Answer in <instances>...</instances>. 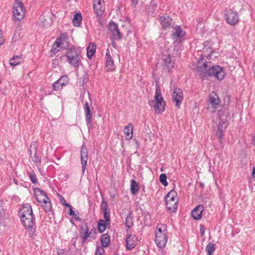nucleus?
Masks as SVG:
<instances>
[{
	"label": "nucleus",
	"instance_id": "obj_1",
	"mask_svg": "<svg viewBox=\"0 0 255 255\" xmlns=\"http://www.w3.org/2000/svg\"><path fill=\"white\" fill-rule=\"evenodd\" d=\"M196 71L202 78L214 77L219 81L223 80L226 75L223 67L218 65H208L206 62L204 63L202 66H198Z\"/></svg>",
	"mask_w": 255,
	"mask_h": 255
},
{
	"label": "nucleus",
	"instance_id": "obj_2",
	"mask_svg": "<svg viewBox=\"0 0 255 255\" xmlns=\"http://www.w3.org/2000/svg\"><path fill=\"white\" fill-rule=\"evenodd\" d=\"M148 105L153 107L155 113L161 114L165 111V103L161 95L160 86L156 85L154 100L148 101Z\"/></svg>",
	"mask_w": 255,
	"mask_h": 255
},
{
	"label": "nucleus",
	"instance_id": "obj_3",
	"mask_svg": "<svg viewBox=\"0 0 255 255\" xmlns=\"http://www.w3.org/2000/svg\"><path fill=\"white\" fill-rule=\"evenodd\" d=\"M167 226L165 224H161L157 226L154 242L158 248L163 249L165 247L167 242Z\"/></svg>",
	"mask_w": 255,
	"mask_h": 255
},
{
	"label": "nucleus",
	"instance_id": "obj_4",
	"mask_svg": "<svg viewBox=\"0 0 255 255\" xmlns=\"http://www.w3.org/2000/svg\"><path fill=\"white\" fill-rule=\"evenodd\" d=\"M64 56L66 57L67 61L71 66L75 68L79 66L81 62L80 55L79 50L74 45H71L70 48L66 51Z\"/></svg>",
	"mask_w": 255,
	"mask_h": 255
},
{
	"label": "nucleus",
	"instance_id": "obj_5",
	"mask_svg": "<svg viewBox=\"0 0 255 255\" xmlns=\"http://www.w3.org/2000/svg\"><path fill=\"white\" fill-rule=\"evenodd\" d=\"M12 12L14 22H18L23 18L25 10L21 0H15Z\"/></svg>",
	"mask_w": 255,
	"mask_h": 255
},
{
	"label": "nucleus",
	"instance_id": "obj_6",
	"mask_svg": "<svg viewBox=\"0 0 255 255\" xmlns=\"http://www.w3.org/2000/svg\"><path fill=\"white\" fill-rule=\"evenodd\" d=\"M21 222L25 229L29 232L30 237L34 236L36 232L35 218L34 215L21 219Z\"/></svg>",
	"mask_w": 255,
	"mask_h": 255
},
{
	"label": "nucleus",
	"instance_id": "obj_7",
	"mask_svg": "<svg viewBox=\"0 0 255 255\" xmlns=\"http://www.w3.org/2000/svg\"><path fill=\"white\" fill-rule=\"evenodd\" d=\"M224 16L226 22L231 25L235 26L239 22L238 13L231 8L225 10Z\"/></svg>",
	"mask_w": 255,
	"mask_h": 255
},
{
	"label": "nucleus",
	"instance_id": "obj_8",
	"mask_svg": "<svg viewBox=\"0 0 255 255\" xmlns=\"http://www.w3.org/2000/svg\"><path fill=\"white\" fill-rule=\"evenodd\" d=\"M103 212L105 219H100L98 222V229L100 233H103L106 230L107 227L110 225L111 221L110 211H106Z\"/></svg>",
	"mask_w": 255,
	"mask_h": 255
},
{
	"label": "nucleus",
	"instance_id": "obj_9",
	"mask_svg": "<svg viewBox=\"0 0 255 255\" xmlns=\"http://www.w3.org/2000/svg\"><path fill=\"white\" fill-rule=\"evenodd\" d=\"M93 230H94V233L96 234V229L95 228H93L91 231L89 232L88 227L86 223H84L80 226V237L82 238V245H83L86 242L88 238L90 237Z\"/></svg>",
	"mask_w": 255,
	"mask_h": 255
},
{
	"label": "nucleus",
	"instance_id": "obj_10",
	"mask_svg": "<svg viewBox=\"0 0 255 255\" xmlns=\"http://www.w3.org/2000/svg\"><path fill=\"white\" fill-rule=\"evenodd\" d=\"M109 29L112 33L111 37L112 40H117L122 38V33L119 30L118 25L115 22L113 21L110 22Z\"/></svg>",
	"mask_w": 255,
	"mask_h": 255
},
{
	"label": "nucleus",
	"instance_id": "obj_11",
	"mask_svg": "<svg viewBox=\"0 0 255 255\" xmlns=\"http://www.w3.org/2000/svg\"><path fill=\"white\" fill-rule=\"evenodd\" d=\"M173 101L175 102V106L179 108L183 100V91L179 88H175L172 94Z\"/></svg>",
	"mask_w": 255,
	"mask_h": 255
},
{
	"label": "nucleus",
	"instance_id": "obj_12",
	"mask_svg": "<svg viewBox=\"0 0 255 255\" xmlns=\"http://www.w3.org/2000/svg\"><path fill=\"white\" fill-rule=\"evenodd\" d=\"M34 193L36 201L40 204L48 199V196L45 192L39 188H35Z\"/></svg>",
	"mask_w": 255,
	"mask_h": 255
},
{
	"label": "nucleus",
	"instance_id": "obj_13",
	"mask_svg": "<svg viewBox=\"0 0 255 255\" xmlns=\"http://www.w3.org/2000/svg\"><path fill=\"white\" fill-rule=\"evenodd\" d=\"M88 149L84 144L82 145L80 151V158L82 163V171L84 172L88 160Z\"/></svg>",
	"mask_w": 255,
	"mask_h": 255
},
{
	"label": "nucleus",
	"instance_id": "obj_14",
	"mask_svg": "<svg viewBox=\"0 0 255 255\" xmlns=\"http://www.w3.org/2000/svg\"><path fill=\"white\" fill-rule=\"evenodd\" d=\"M158 20L163 29L170 28L171 27L173 23L172 18L167 14L160 16L158 18Z\"/></svg>",
	"mask_w": 255,
	"mask_h": 255
},
{
	"label": "nucleus",
	"instance_id": "obj_15",
	"mask_svg": "<svg viewBox=\"0 0 255 255\" xmlns=\"http://www.w3.org/2000/svg\"><path fill=\"white\" fill-rule=\"evenodd\" d=\"M68 38L66 36L60 37L56 40L55 45L56 47H60L63 49L68 50L70 48L71 45H69V42L68 41Z\"/></svg>",
	"mask_w": 255,
	"mask_h": 255
},
{
	"label": "nucleus",
	"instance_id": "obj_16",
	"mask_svg": "<svg viewBox=\"0 0 255 255\" xmlns=\"http://www.w3.org/2000/svg\"><path fill=\"white\" fill-rule=\"evenodd\" d=\"M19 214L20 219L34 215L31 205L29 204L24 205L20 210Z\"/></svg>",
	"mask_w": 255,
	"mask_h": 255
},
{
	"label": "nucleus",
	"instance_id": "obj_17",
	"mask_svg": "<svg viewBox=\"0 0 255 255\" xmlns=\"http://www.w3.org/2000/svg\"><path fill=\"white\" fill-rule=\"evenodd\" d=\"M106 68L107 71H112L115 69L114 62L113 58L110 54V51L108 49H107L106 56Z\"/></svg>",
	"mask_w": 255,
	"mask_h": 255
},
{
	"label": "nucleus",
	"instance_id": "obj_18",
	"mask_svg": "<svg viewBox=\"0 0 255 255\" xmlns=\"http://www.w3.org/2000/svg\"><path fill=\"white\" fill-rule=\"evenodd\" d=\"M137 239L134 235H129L127 237L126 248L128 250H131L136 245Z\"/></svg>",
	"mask_w": 255,
	"mask_h": 255
},
{
	"label": "nucleus",
	"instance_id": "obj_19",
	"mask_svg": "<svg viewBox=\"0 0 255 255\" xmlns=\"http://www.w3.org/2000/svg\"><path fill=\"white\" fill-rule=\"evenodd\" d=\"M166 205L168 211L175 212L177 208L178 199L165 198Z\"/></svg>",
	"mask_w": 255,
	"mask_h": 255
},
{
	"label": "nucleus",
	"instance_id": "obj_20",
	"mask_svg": "<svg viewBox=\"0 0 255 255\" xmlns=\"http://www.w3.org/2000/svg\"><path fill=\"white\" fill-rule=\"evenodd\" d=\"M208 44L209 42L207 41L203 43L204 47L202 50V53L200 55L201 59H203L205 57L210 59L211 54L214 51V50L211 47L208 46Z\"/></svg>",
	"mask_w": 255,
	"mask_h": 255
},
{
	"label": "nucleus",
	"instance_id": "obj_21",
	"mask_svg": "<svg viewBox=\"0 0 255 255\" xmlns=\"http://www.w3.org/2000/svg\"><path fill=\"white\" fill-rule=\"evenodd\" d=\"M203 211V206L202 205H197L191 212L192 217L198 220L201 218V214Z\"/></svg>",
	"mask_w": 255,
	"mask_h": 255
},
{
	"label": "nucleus",
	"instance_id": "obj_22",
	"mask_svg": "<svg viewBox=\"0 0 255 255\" xmlns=\"http://www.w3.org/2000/svg\"><path fill=\"white\" fill-rule=\"evenodd\" d=\"M84 109L85 111L86 121L88 126L90 125L92 119V114L90 111V108L87 102L85 103L84 106Z\"/></svg>",
	"mask_w": 255,
	"mask_h": 255
},
{
	"label": "nucleus",
	"instance_id": "obj_23",
	"mask_svg": "<svg viewBox=\"0 0 255 255\" xmlns=\"http://www.w3.org/2000/svg\"><path fill=\"white\" fill-rule=\"evenodd\" d=\"M185 34V32L182 30L179 26H176L175 27V32L172 34V37L175 39L176 38H181Z\"/></svg>",
	"mask_w": 255,
	"mask_h": 255
},
{
	"label": "nucleus",
	"instance_id": "obj_24",
	"mask_svg": "<svg viewBox=\"0 0 255 255\" xmlns=\"http://www.w3.org/2000/svg\"><path fill=\"white\" fill-rule=\"evenodd\" d=\"M163 65L168 70H171L174 66V62L171 60L170 55H168L166 57L163 58Z\"/></svg>",
	"mask_w": 255,
	"mask_h": 255
},
{
	"label": "nucleus",
	"instance_id": "obj_25",
	"mask_svg": "<svg viewBox=\"0 0 255 255\" xmlns=\"http://www.w3.org/2000/svg\"><path fill=\"white\" fill-rule=\"evenodd\" d=\"M208 101L210 104L214 108H216L217 106H218L220 102V100L216 94H215L214 95H210L209 96Z\"/></svg>",
	"mask_w": 255,
	"mask_h": 255
},
{
	"label": "nucleus",
	"instance_id": "obj_26",
	"mask_svg": "<svg viewBox=\"0 0 255 255\" xmlns=\"http://www.w3.org/2000/svg\"><path fill=\"white\" fill-rule=\"evenodd\" d=\"M139 189V185L137 182L134 179L130 181V191L131 193L135 195L137 193Z\"/></svg>",
	"mask_w": 255,
	"mask_h": 255
},
{
	"label": "nucleus",
	"instance_id": "obj_27",
	"mask_svg": "<svg viewBox=\"0 0 255 255\" xmlns=\"http://www.w3.org/2000/svg\"><path fill=\"white\" fill-rule=\"evenodd\" d=\"M44 201L42 204L41 206L45 212H51L52 211V204L48 197V200Z\"/></svg>",
	"mask_w": 255,
	"mask_h": 255
},
{
	"label": "nucleus",
	"instance_id": "obj_28",
	"mask_svg": "<svg viewBox=\"0 0 255 255\" xmlns=\"http://www.w3.org/2000/svg\"><path fill=\"white\" fill-rule=\"evenodd\" d=\"M101 243L103 247H107L109 246L110 242V236L108 234H104L101 236Z\"/></svg>",
	"mask_w": 255,
	"mask_h": 255
},
{
	"label": "nucleus",
	"instance_id": "obj_29",
	"mask_svg": "<svg viewBox=\"0 0 255 255\" xmlns=\"http://www.w3.org/2000/svg\"><path fill=\"white\" fill-rule=\"evenodd\" d=\"M82 20V16L81 13L78 12L76 13L73 19V23L75 26L79 27L81 24V21Z\"/></svg>",
	"mask_w": 255,
	"mask_h": 255
},
{
	"label": "nucleus",
	"instance_id": "obj_30",
	"mask_svg": "<svg viewBox=\"0 0 255 255\" xmlns=\"http://www.w3.org/2000/svg\"><path fill=\"white\" fill-rule=\"evenodd\" d=\"M96 46L93 44H90L87 48V57L91 59L94 54L95 53L96 49Z\"/></svg>",
	"mask_w": 255,
	"mask_h": 255
},
{
	"label": "nucleus",
	"instance_id": "obj_31",
	"mask_svg": "<svg viewBox=\"0 0 255 255\" xmlns=\"http://www.w3.org/2000/svg\"><path fill=\"white\" fill-rule=\"evenodd\" d=\"M133 126L131 124H128L125 128L124 132L126 134L127 138L131 139L132 137Z\"/></svg>",
	"mask_w": 255,
	"mask_h": 255
},
{
	"label": "nucleus",
	"instance_id": "obj_32",
	"mask_svg": "<svg viewBox=\"0 0 255 255\" xmlns=\"http://www.w3.org/2000/svg\"><path fill=\"white\" fill-rule=\"evenodd\" d=\"M22 55H15L9 60V64L11 66H16L20 63V59H21Z\"/></svg>",
	"mask_w": 255,
	"mask_h": 255
},
{
	"label": "nucleus",
	"instance_id": "obj_33",
	"mask_svg": "<svg viewBox=\"0 0 255 255\" xmlns=\"http://www.w3.org/2000/svg\"><path fill=\"white\" fill-rule=\"evenodd\" d=\"M125 225L128 228H130L133 225V217L131 212H129L127 216L125 221Z\"/></svg>",
	"mask_w": 255,
	"mask_h": 255
},
{
	"label": "nucleus",
	"instance_id": "obj_34",
	"mask_svg": "<svg viewBox=\"0 0 255 255\" xmlns=\"http://www.w3.org/2000/svg\"><path fill=\"white\" fill-rule=\"evenodd\" d=\"M38 143L36 141H32L30 145L29 151L30 155L33 154H36L37 152Z\"/></svg>",
	"mask_w": 255,
	"mask_h": 255
},
{
	"label": "nucleus",
	"instance_id": "obj_35",
	"mask_svg": "<svg viewBox=\"0 0 255 255\" xmlns=\"http://www.w3.org/2000/svg\"><path fill=\"white\" fill-rule=\"evenodd\" d=\"M215 245L213 243L210 242L206 247V251L208 255H212L213 253L215 251Z\"/></svg>",
	"mask_w": 255,
	"mask_h": 255
},
{
	"label": "nucleus",
	"instance_id": "obj_36",
	"mask_svg": "<svg viewBox=\"0 0 255 255\" xmlns=\"http://www.w3.org/2000/svg\"><path fill=\"white\" fill-rule=\"evenodd\" d=\"M94 11L97 14V16H101L103 14L104 10V8L102 5H97V4H94L93 5Z\"/></svg>",
	"mask_w": 255,
	"mask_h": 255
},
{
	"label": "nucleus",
	"instance_id": "obj_37",
	"mask_svg": "<svg viewBox=\"0 0 255 255\" xmlns=\"http://www.w3.org/2000/svg\"><path fill=\"white\" fill-rule=\"evenodd\" d=\"M227 116L228 114L227 113L226 109H222L218 111V116L220 121H224L226 119Z\"/></svg>",
	"mask_w": 255,
	"mask_h": 255
},
{
	"label": "nucleus",
	"instance_id": "obj_38",
	"mask_svg": "<svg viewBox=\"0 0 255 255\" xmlns=\"http://www.w3.org/2000/svg\"><path fill=\"white\" fill-rule=\"evenodd\" d=\"M58 80L63 86L67 85L69 83V78L66 75L61 76Z\"/></svg>",
	"mask_w": 255,
	"mask_h": 255
},
{
	"label": "nucleus",
	"instance_id": "obj_39",
	"mask_svg": "<svg viewBox=\"0 0 255 255\" xmlns=\"http://www.w3.org/2000/svg\"><path fill=\"white\" fill-rule=\"evenodd\" d=\"M159 181L164 186H166L168 185V182L167 181V176L164 173L160 174L159 176Z\"/></svg>",
	"mask_w": 255,
	"mask_h": 255
},
{
	"label": "nucleus",
	"instance_id": "obj_40",
	"mask_svg": "<svg viewBox=\"0 0 255 255\" xmlns=\"http://www.w3.org/2000/svg\"><path fill=\"white\" fill-rule=\"evenodd\" d=\"M165 198H171L172 199H178L176 192L174 190H172L171 191L169 192L165 196Z\"/></svg>",
	"mask_w": 255,
	"mask_h": 255
},
{
	"label": "nucleus",
	"instance_id": "obj_41",
	"mask_svg": "<svg viewBox=\"0 0 255 255\" xmlns=\"http://www.w3.org/2000/svg\"><path fill=\"white\" fill-rule=\"evenodd\" d=\"M29 177L32 183L36 184L38 182L36 174L33 171L30 172L29 174Z\"/></svg>",
	"mask_w": 255,
	"mask_h": 255
},
{
	"label": "nucleus",
	"instance_id": "obj_42",
	"mask_svg": "<svg viewBox=\"0 0 255 255\" xmlns=\"http://www.w3.org/2000/svg\"><path fill=\"white\" fill-rule=\"evenodd\" d=\"M63 87V86L61 84V83H60L58 80L53 84V88L55 91L61 90Z\"/></svg>",
	"mask_w": 255,
	"mask_h": 255
},
{
	"label": "nucleus",
	"instance_id": "obj_43",
	"mask_svg": "<svg viewBox=\"0 0 255 255\" xmlns=\"http://www.w3.org/2000/svg\"><path fill=\"white\" fill-rule=\"evenodd\" d=\"M31 158H32V160L33 161V162L34 163H35V164H37L38 163H39V164L41 163V159L38 156V154H37V153H36L35 154H33V156H32V155H30Z\"/></svg>",
	"mask_w": 255,
	"mask_h": 255
},
{
	"label": "nucleus",
	"instance_id": "obj_44",
	"mask_svg": "<svg viewBox=\"0 0 255 255\" xmlns=\"http://www.w3.org/2000/svg\"><path fill=\"white\" fill-rule=\"evenodd\" d=\"M104 247H98L96 250L95 255H103L105 253Z\"/></svg>",
	"mask_w": 255,
	"mask_h": 255
},
{
	"label": "nucleus",
	"instance_id": "obj_45",
	"mask_svg": "<svg viewBox=\"0 0 255 255\" xmlns=\"http://www.w3.org/2000/svg\"><path fill=\"white\" fill-rule=\"evenodd\" d=\"M223 130L222 129L220 128V125L217 126V131L216 132V136L219 138L220 140L222 138L223 136Z\"/></svg>",
	"mask_w": 255,
	"mask_h": 255
},
{
	"label": "nucleus",
	"instance_id": "obj_46",
	"mask_svg": "<svg viewBox=\"0 0 255 255\" xmlns=\"http://www.w3.org/2000/svg\"><path fill=\"white\" fill-rule=\"evenodd\" d=\"M108 206L107 202L103 200L101 204V210L103 212L108 211Z\"/></svg>",
	"mask_w": 255,
	"mask_h": 255
},
{
	"label": "nucleus",
	"instance_id": "obj_47",
	"mask_svg": "<svg viewBox=\"0 0 255 255\" xmlns=\"http://www.w3.org/2000/svg\"><path fill=\"white\" fill-rule=\"evenodd\" d=\"M59 200L60 201V203L64 206L65 207H70V205H69L67 203H66V201L65 199L64 198V197L62 196L59 195Z\"/></svg>",
	"mask_w": 255,
	"mask_h": 255
},
{
	"label": "nucleus",
	"instance_id": "obj_48",
	"mask_svg": "<svg viewBox=\"0 0 255 255\" xmlns=\"http://www.w3.org/2000/svg\"><path fill=\"white\" fill-rule=\"evenodd\" d=\"M4 38L3 36V31L2 30H0V46L4 44Z\"/></svg>",
	"mask_w": 255,
	"mask_h": 255
},
{
	"label": "nucleus",
	"instance_id": "obj_49",
	"mask_svg": "<svg viewBox=\"0 0 255 255\" xmlns=\"http://www.w3.org/2000/svg\"><path fill=\"white\" fill-rule=\"evenodd\" d=\"M69 208V211L68 214L70 216L74 215L75 212L73 210V208L71 206L68 207Z\"/></svg>",
	"mask_w": 255,
	"mask_h": 255
},
{
	"label": "nucleus",
	"instance_id": "obj_50",
	"mask_svg": "<svg viewBox=\"0 0 255 255\" xmlns=\"http://www.w3.org/2000/svg\"><path fill=\"white\" fill-rule=\"evenodd\" d=\"M200 231L201 236H203L205 233V228L203 225H200Z\"/></svg>",
	"mask_w": 255,
	"mask_h": 255
},
{
	"label": "nucleus",
	"instance_id": "obj_51",
	"mask_svg": "<svg viewBox=\"0 0 255 255\" xmlns=\"http://www.w3.org/2000/svg\"><path fill=\"white\" fill-rule=\"evenodd\" d=\"M56 47V45H55V43L53 45L51 48V51H52L53 53H56L58 51H59V50H57Z\"/></svg>",
	"mask_w": 255,
	"mask_h": 255
},
{
	"label": "nucleus",
	"instance_id": "obj_52",
	"mask_svg": "<svg viewBox=\"0 0 255 255\" xmlns=\"http://www.w3.org/2000/svg\"><path fill=\"white\" fill-rule=\"evenodd\" d=\"M103 0H93V5L94 4H97V5H102L101 2Z\"/></svg>",
	"mask_w": 255,
	"mask_h": 255
},
{
	"label": "nucleus",
	"instance_id": "obj_53",
	"mask_svg": "<svg viewBox=\"0 0 255 255\" xmlns=\"http://www.w3.org/2000/svg\"><path fill=\"white\" fill-rule=\"evenodd\" d=\"M78 214H75V213H74V215H72L76 220H78V221H81V219H80L79 217V216L78 215Z\"/></svg>",
	"mask_w": 255,
	"mask_h": 255
},
{
	"label": "nucleus",
	"instance_id": "obj_54",
	"mask_svg": "<svg viewBox=\"0 0 255 255\" xmlns=\"http://www.w3.org/2000/svg\"><path fill=\"white\" fill-rule=\"evenodd\" d=\"M58 255H66V254L63 252V250H61L58 252Z\"/></svg>",
	"mask_w": 255,
	"mask_h": 255
},
{
	"label": "nucleus",
	"instance_id": "obj_55",
	"mask_svg": "<svg viewBox=\"0 0 255 255\" xmlns=\"http://www.w3.org/2000/svg\"><path fill=\"white\" fill-rule=\"evenodd\" d=\"M224 121H220L219 122L218 125H220V128L222 129L223 125L224 124Z\"/></svg>",
	"mask_w": 255,
	"mask_h": 255
},
{
	"label": "nucleus",
	"instance_id": "obj_56",
	"mask_svg": "<svg viewBox=\"0 0 255 255\" xmlns=\"http://www.w3.org/2000/svg\"><path fill=\"white\" fill-rule=\"evenodd\" d=\"M132 4L135 6L138 3V0H131Z\"/></svg>",
	"mask_w": 255,
	"mask_h": 255
},
{
	"label": "nucleus",
	"instance_id": "obj_57",
	"mask_svg": "<svg viewBox=\"0 0 255 255\" xmlns=\"http://www.w3.org/2000/svg\"><path fill=\"white\" fill-rule=\"evenodd\" d=\"M252 175L254 178H255V167H253V171H252Z\"/></svg>",
	"mask_w": 255,
	"mask_h": 255
},
{
	"label": "nucleus",
	"instance_id": "obj_58",
	"mask_svg": "<svg viewBox=\"0 0 255 255\" xmlns=\"http://www.w3.org/2000/svg\"><path fill=\"white\" fill-rule=\"evenodd\" d=\"M115 40H112V45L114 47H116V43L114 42Z\"/></svg>",
	"mask_w": 255,
	"mask_h": 255
},
{
	"label": "nucleus",
	"instance_id": "obj_59",
	"mask_svg": "<svg viewBox=\"0 0 255 255\" xmlns=\"http://www.w3.org/2000/svg\"><path fill=\"white\" fill-rule=\"evenodd\" d=\"M200 186L202 188H203L204 187V185L203 183H200Z\"/></svg>",
	"mask_w": 255,
	"mask_h": 255
},
{
	"label": "nucleus",
	"instance_id": "obj_60",
	"mask_svg": "<svg viewBox=\"0 0 255 255\" xmlns=\"http://www.w3.org/2000/svg\"><path fill=\"white\" fill-rule=\"evenodd\" d=\"M75 244H76V241H75L73 243V245L74 246H75Z\"/></svg>",
	"mask_w": 255,
	"mask_h": 255
},
{
	"label": "nucleus",
	"instance_id": "obj_61",
	"mask_svg": "<svg viewBox=\"0 0 255 255\" xmlns=\"http://www.w3.org/2000/svg\"><path fill=\"white\" fill-rule=\"evenodd\" d=\"M160 170H161V171H163V167H162V168H161Z\"/></svg>",
	"mask_w": 255,
	"mask_h": 255
},
{
	"label": "nucleus",
	"instance_id": "obj_62",
	"mask_svg": "<svg viewBox=\"0 0 255 255\" xmlns=\"http://www.w3.org/2000/svg\"><path fill=\"white\" fill-rule=\"evenodd\" d=\"M93 233L94 234H95L94 233V230H93V231L92 233Z\"/></svg>",
	"mask_w": 255,
	"mask_h": 255
}]
</instances>
